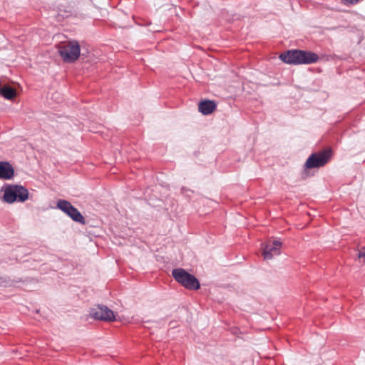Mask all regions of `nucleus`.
<instances>
[{"mask_svg":"<svg viewBox=\"0 0 365 365\" xmlns=\"http://www.w3.org/2000/svg\"><path fill=\"white\" fill-rule=\"evenodd\" d=\"M280 59L286 63L299 65L311 64L319 60L317 53L303 50L293 49L284 52L279 56Z\"/></svg>","mask_w":365,"mask_h":365,"instance_id":"nucleus-1","label":"nucleus"},{"mask_svg":"<svg viewBox=\"0 0 365 365\" xmlns=\"http://www.w3.org/2000/svg\"><path fill=\"white\" fill-rule=\"evenodd\" d=\"M58 52L66 63H73L80 56L81 48L78 41H69L58 45Z\"/></svg>","mask_w":365,"mask_h":365,"instance_id":"nucleus-2","label":"nucleus"},{"mask_svg":"<svg viewBox=\"0 0 365 365\" xmlns=\"http://www.w3.org/2000/svg\"><path fill=\"white\" fill-rule=\"evenodd\" d=\"M172 274L173 278L186 289L197 290L200 287L198 279L184 269H174Z\"/></svg>","mask_w":365,"mask_h":365,"instance_id":"nucleus-3","label":"nucleus"},{"mask_svg":"<svg viewBox=\"0 0 365 365\" xmlns=\"http://www.w3.org/2000/svg\"><path fill=\"white\" fill-rule=\"evenodd\" d=\"M29 192L26 188L21 185H13L5 187L4 200L8 203H13L15 201L24 202L28 199Z\"/></svg>","mask_w":365,"mask_h":365,"instance_id":"nucleus-4","label":"nucleus"},{"mask_svg":"<svg viewBox=\"0 0 365 365\" xmlns=\"http://www.w3.org/2000/svg\"><path fill=\"white\" fill-rule=\"evenodd\" d=\"M331 155L330 150L312 153L305 163L306 168L312 169L325 165L331 158Z\"/></svg>","mask_w":365,"mask_h":365,"instance_id":"nucleus-5","label":"nucleus"},{"mask_svg":"<svg viewBox=\"0 0 365 365\" xmlns=\"http://www.w3.org/2000/svg\"><path fill=\"white\" fill-rule=\"evenodd\" d=\"M57 207L67 214L73 221L83 225L86 223L85 218L81 213L68 201L58 200L57 202Z\"/></svg>","mask_w":365,"mask_h":365,"instance_id":"nucleus-6","label":"nucleus"},{"mask_svg":"<svg viewBox=\"0 0 365 365\" xmlns=\"http://www.w3.org/2000/svg\"><path fill=\"white\" fill-rule=\"evenodd\" d=\"M89 316L93 319H115L113 312L107 306L97 304L90 309Z\"/></svg>","mask_w":365,"mask_h":365,"instance_id":"nucleus-7","label":"nucleus"},{"mask_svg":"<svg viewBox=\"0 0 365 365\" xmlns=\"http://www.w3.org/2000/svg\"><path fill=\"white\" fill-rule=\"evenodd\" d=\"M282 242L279 240H274L267 242L263 248L262 255L266 260L273 258L275 255L280 254Z\"/></svg>","mask_w":365,"mask_h":365,"instance_id":"nucleus-8","label":"nucleus"},{"mask_svg":"<svg viewBox=\"0 0 365 365\" xmlns=\"http://www.w3.org/2000/svg\"><path fill=\"white\" fill-rule=\"evenodd\" d=\"M14 174L12 165L8 162H0V179L10 180Z\"/></svg>","mask_w":365,"mask_h":365,"instance_id":"nucleus-9","label":"nucleus"},{"mask_svg":"<svg viewBox=\"0 0 365 365\" xmlns=\"http://www.w3.org/2000/svg\"><path fill=\"white\" fill-rule=\"evenodd\" d=\"M215 108L216 104L215 102L210 100L201 101L198 106L199 111L201 112L203 115L211 114Z\"/></svg>","mask_w":365,"mask_h":365,"instance_id":"nucleus-10","label":"nucleus"},{"mask_svg":"<svg viewBox=\"0 0 365 365\" xmlns=\"http://www.w3.org/2000/svg\"><path fill=\"white\" fill-rule=\"evenodd\" d=\"M0 94L5 98L11 100L16 96V91L12 87L9 86H5L0 89Z\"/></svg>","mask_w":365,"mask_h":365,"instance_id":"nucleus-11","label":"nucleus"},{"mask_svg":"<svg viewBox=\"0 0 365 365\" xmlns=\"http://www.w3.org/2000/svg\"><path fill=\"white\" fill-rule=\"evenodd\" d=\"M9 280L6 277H0V286L6 287L9 283Z\"/></svg>","mask_w":365,"mask_h":365,"instance_id":"nucleus-12","label":"nucleus"},{"mask_svg":"<svg viewBox=\"0 0 365 365\" xmlns=\"http://www.w3.org/2000/svg\"><path fill=\"white\" fill-rule=\"evenodd\" d=\"M365 248L363 247L361 250L359 251L358 254L359 258L364 257L365 258Z\"/></svg>","mask_w":365,"mask_h":365,"instance_id":"nucleus-13","label":"nucleus"}]
</instances>
